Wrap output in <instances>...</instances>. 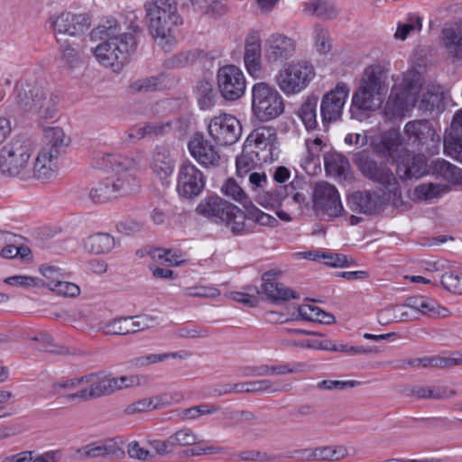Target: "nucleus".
<instances>
[{"mask_svg": "<svg viewBox=\"0 0 462 462\" xmlns=\"http://www.w3.org/2000/svg\"><path fill=\"white\" fill-rule=\"evenodd\" d=\"M441 284L450 292L462 293V278L454 272H446L441 277Z\"/></svg>", "mask_w": 462, "mask_h": 462, "instance_id": "60", "label": "nucleus"}, {"mask_svg": "<svg viewBox=\"0 0 462 462\" xmlns=\"http://www.w3.org/2000/svg\"><path fill=\"white\" fill-rule=\"evenodd\" d=\"M221 191L226 197L240 203L245 208L252 205L245 192L238 185V183L232 178L225 181V183L221 187Z\"/></svg>", "mask_w": 462, "mask_h": 462, "instance_id": "46", "label": "nucleus"}, {"mask_svg": "<svg viewBox=\"0 0 462 462\" xmlns=\"http://www.w3.org/2000/svg\"><path fill=\"white\" fill-rule=\"evenodd\" d=\"M151 168L161 179L170 176L174 168V160L166 146H157L151 158Z\"/></svg>", "mask_w": 462, "mask_h": 462, "instance_id": "33", "label": "nucleus"}, {"mask_svg": "<svg viewBox=\"0 0 462 462\" xmlns=\"http://www.w3.org/2000/svg\"><path fill=\"white\" fill-rule=\"evenodd\" d=\"M387 92L386 72L378 65L367 67L352 97L350 108L352 116L360 119L363 112L377 110L383 104Z\"/></svg>", "mask_w": 462, "mask_h": 462, "instance_id": "2", "label": "nucleus"}, {"mask_svg": "<svg viewBox=\"0 0 462 462\" xmlns=\"http://www.w3.org/2000/svg\"><path fill=\"white\" fill-rule=\"evenodd\" d=\"M296 50V41L280 32L270 34L263 42V57L271 65L289 60L294 56Z\"/></svg>", "mask_w": 462, "mask_h": 462, "instance_id": "12", "label": "nucleus"}, {"mask_svg": "<svg viewBox=\"0 0 462 462\" xmlns=\"http://www.w3.org/2000/svg\"><path fill=\"white\" fill-rule=\"evenodd\" d=\"M127 454L129 457L133 459H137L140 461L152 460L154 458V455L152 454L149 450L141 447L139 442L131 441L127 445Z\"/></svg>", "mask_w": 462, "mask_h": 462, "instance_id": "62", "label": "nucleus"}, {"mask_svg": "<svg viewBox=\"0 0 462 462\" xmlns=\"http://www.w3.org/2000/svg\"><path fill=\"white\" fill-rule=\"evenodd\" d=\"M441 101L442 95L440 93L427 90L422 94L419 107L425 111H432L439 106Z\"/></svg>", "mask_w": 462, "mask_h": 462, "instance_id": "61", "label": "nucleus"}, {"mask_svg": "<svg viewBox=\"0 0 462 462\" xmlns=\"http://www.w3.org/2000/svg\"><path fill=\"white\" fill-rule=\"evenodd\" d=\"M306 146V157L305 161L307 163H312L319 160L320 154L326 143L319 137L314 139H307L305 141Z\"/></svg>", "mask_w": 462, "mask_h": 462, "instance_id": "55", "label": "nucleus"}, {"mask_svg": "<svg viewBox=\"0 0 462 462\" xmlns=\"http://www.w3.org/2000/svg\"><path fill=\"white\" fill-rule=\"evenodd\" d=\"M32 151L30 139L21 135L14 137L0 151L1 173L28 180V166Z\"/></svg>", "mask_w": 462, "mask_h": 462, "instance_id": "3", "label": "nucleus"}, {"mask_svg": "<svg viewBox=\"0 0 462 462\" xmlns=\"http://www.w3.org/2000/svg\"><path fill=\"white\" fill-rule=\"evenodd\" d=\"M388 200L389 198L380 190L356 191L348 197L351 209L365 215L377 213Z\"/></svg>", "mask_w": 462, "mask_h": 462, "instance_id": "20", "label": "nucleus"}, {"mask_svg": "<svg viewBox=\"0 0 462 462\" xmlns=\"http://www.w3.org/2000/svg\"><path fill=\"white\" fill-rule=\"evenodd\" d=\"M188 148L192 157L202 166L218 165L220 161L218 151L202 134H194L189 142Z\"/></svg>", "mask_w": 462, "mask_h": 462, "instance_id": "24", "label": "nucleus"}, {"mask_svg": "<svg viewBox=\"0 0 462 462\" xmlns=\"http://www.w3.org/2000/svg\"><path fill=\"white\" fill-rule=\"evenodd\" d=\"M136 45V42H131L130 39L125 42H99L94 49V55L100 64L116 70L135 51Z\"/></svg>", "mask_w": 462, "mask_h": 462, "instance_id": "10", "label": "nucleus"}, {"mask_svg": "<svg viewBox=\"0 0 462 462\" xmlns=\"http://www.w3.org/2000/svg\"><path fill=\"white\" fill-rule=\"evenodd\" d=\"M404 131L409 139H413V143H417L419 145H424L428 142H431L434 148H436L440 141V137L435 134L430 122L428 120L408 122Z\"/></svg>", "mask_w": 462, "mask_h": 462, "instance_id": "31", "label": "nucleus"}, {"mask_svg": "<svg viewBox=\"0 0 462 462\" xmlns=\"http://www.w3.org/2000/svg\"><path fill=\"white\" fill-rule=\"evenodd\" d=\"M76 457L81 460L104 458L112 461L125 457V450L114 439L89 443L76 450Z\"/></svg>", "mask_w": 462, "mask_h": 462, "instance_id": "19", "label": "nucleus"}, {"mask_svg": "<svg viewBox=\"0 0 462 462\" xmlns=\"http://www.w3.org/2000/svg\"><path fill=\"white\" fill-rule=\"evenodd\" d=\"M250 393H276L281 392H289L292 389L291 383H283L279 381L268 379L248 382Z\"/></svg>", "mask_w": 462, "mask_h": 462, "instance_id": "41", "label": "nucleus"}, {"mask_svg": "<svg viewBox=\"0 0 462 462\" xmlns=\"http://www.w3.org/2000/svg\"><path fill=\"white\" fill-rule=\"evenodd\" d=\"M276 276L275 271H268L262 275V291L269 300L281 302L299 298L294 291L277 282Z\"/></svg>", "mask_w": 462, "mask_h": 462, "instance_id": "27", "label": "nucleus"}, {"mask_svg": "<svg viewBox=\"0 0 462 462\" xmlns=\"http://www.w3.org/2000/svg\"><path fill=\"white\" fill-rule=\"evenodd\" d=\"M258 161L257 154L254 153L252 151H248L244 145L242 153L236 157V175L239 178H245L253 172Z\"/></svg>", "mask_w": 462, "mask_h": 462, "instance_id": "44", "label": "nucleus"}, {"mask_svg": "<svg viewBox=\"0 0 462 462\" xmlns=\"http://www.w3.org/2000/svg\"><path fill=\"white\" fill-rule=\"evenodd\" d=\"M311 370V365L306 363L280 364L270 365L271 375H284L287 374H302Z\"/></svg>", "mask_w": 462, "mask_h": 462, "instance_id": "52", "label": "nucleus"}, {"mask_svg": "<svg viewBox=\"0 0 462 462\" xmlns=\"http://www.w3.org/2000/svg\"><path fill=\"white\" fill-rule=\"evenodd\" d=\"M115 246V239L107 233L89 236L84 242L85 249L94 254L109 253Z\"/></svg>", "mask_w": 462, "mask_h": 462, "instance_id": "37", "label": "nucleus"}, {"mask_svg": "<svg viewBox=\"0 0 462 462\" xmlns=\"http://www.w3.org/2000/svg\"><path fill=\"white\" fill-rule=\"evenodd\" d=\"M314 46L320 54H327L332 49V42L328 29L316 24L313 31Z\"/></svg>", "mask_w": 462, "mask_h": 462, "instance_id": "48", "label": "nucleus"}, {"mask_svg": "<svg viewBox=\"0 0 462 462\" xmlns=\"http://www.w3.org/2000/svg\"><path fill=\"white\" fill-rule=\"evenodd\" d=\"M449 189L450 188L446 184L424 182L415 187L413 195L417 200L430 201L442 197Z\"/></svg>", "mask_w": 462, "mask_h": 462, "instance_id": "38", "label": "nucleus"}, {"mask_svg": "<svg viewBox=\"0 0 462 462\" xmlns=\"http://www.w3.org/2000/svg\"><path fill=\"white\" fill-rule=\"evenodd\" d=\"M232 210H236L235 205L217 196L208 197L201 200L196 208L198 214L208 217L215 222L228 219Z\"/></svg>", "mask_w": 462, "mask_h": 462, "instance_id": "26", "label": "nucleus"}, {"mask_svg": "<svg viewBox=\"0 0 462 462\" xmlns=\"http://www.w3.org/2000/svg\"><path fill=\"white\" fill-rule=\"evenodd\" d=\"M421 27V18L416 14H411L407 22L399 23L394 36L396 39L405 40L411 32H420Z\"/></svg>", "mask_w": 462, "mask_h": 462, "instance_id": "51", "label": "nucleus"}, {"mask_svg": "<svg viewBox=\"0 0 462 462\" xmlns=\"http://www.w3.org/2000/svg\"><path fill=\"white\" fill-rule=\"evenodd\" d=\"M427 164L423 156H414L410 165L406 166L404 177L407 179L420 178L426 173Z\"/></svg>", "mask_w": 462, "mask_h": 462, "instance_id": "59", "label": "nucleus"}, {"mask_svg": "<svg viewBox=\"0 0 462 462\" xmlns=\"http://www.w3.org/2000/svg\"><path fill=\"white\" fill-rule=\"evenodd\" d=\"M416 101V92H412V89L393 91L386 101L384 113L391 118L402 116L405 111L415 106Z\"/></svg>", "mask_w": 462, "mask_h": 462, "instance_id": "29", "label": "nucleus"}, {"mask_svg": "<svg viewBox=\"0 0 462 462\" xmlns=\"http://www.w3.org/2000/svg\"><path fill=\"white\" fill-rule=\"evenodd\" d=\"M432 173L453 184H462V169L446 160H437L432 165Z\"/></svg>", "mask_w": 462, "mask_h": 462, "instance_id": "39", "label": "nucleus"}, {"mask_svg": "<svg viewBox=\"0 0 462 462\" xmlns=\"http://www.w3.org/2000/svg\"><path fill=\"white\" fill-rule=\"evenodd\" d=\"M148 28L152 35L166 39L172 29L182 23L178 10L144 8Z\"/></svg>", "mask_w": 462, "mask_h": 462, "instance_id": "16", "label": "nucleus"}, {"mask_svg": "<svg viewBox=\"0 0 462 462\" xmlns=\"http://www.w3.org/2000/svg\"><path fill=\"white\" fill-rule=\"evenodd\" d=\"M70 139L68 137L63 129L59 126H51L44 129L43 144L41 152H46L49 157L59 159L65 153Z\"/></svg>", "mask_w": 462, "mask_h": 462, "instance_id": "28", "label": "nucleus"}, {"mask_svg": "<svg viewBox=\"0 0 462 462\" xmlns=\"http://www.w3.org/2000/svg\"><path fill=\"white\" fill-rule=\"evenodd\" d=\"M139 32V26L133 25V32L123 31L122 25L114 18L106 19L91 32V38L100 42H136L134 33Z\"/></svg>", "mask_w": 462, "mask_h": 462, "instance_id": "21", "label": "nucleus"}, {"mask_svg": "<svg viewBox=\"0 0 462 462\" xmlns=\"http://www.w3.org/2000/svg\"><path fill=\"white\" fill-rule=\"evenodd\" d=\"M440 40L452 62L462 63L461 22L445 25L441 30Z\"/></svg>", "mask_w": 462, "mask_h": 462, "instance_id": "25", "label": "nucleus"}, {"mask_svg": "<svg viewBox=\"0 0 462 462\" xmlns=\"http://www.w3.org/2000/svg\"><path fill=\"white\" fill-rule=\"evenodd\" d=\"M313 65L304 60L286 62L277 72L274 81L287 96L303 91L315 78Z\"/></svg>", "mask_w": 462, "mask_h": 462, "instance_id": "5", "label": "nucleus"}, {"mask_svg": "<svg viewBox=\"0 0 462 462\" xmlns=\"http://www.w3.org/2000/svg\"><path fill=\"white\" fill-rule=\"evenodd\" d=\"M205 188L204 174L190 162L181 164L178 174L177 190L181 197H198Z\"/></svg>", "mask_w": 462, "mask_h": 462, "instance_id": "17", "label": "nucleus"}, {"mask_svg": "<svg viewBox=\"0 0 462 462\" xmlns=\"http://www.w3.org/2000/svg\"><path fill=\"white\" fill-rule=\"evenodd\" d=\"M313 208L329 218L341 216L344 208L336 187L325 181L317 183L313 191Z\"/></svg>", "mask_w": 462, "mask_h": 462, "instance_id": "11", "label": "nucleus"}, {"mask_svg": "<svg viewBox=\"0 0 462 462\" xmlns=\"http://www.w3.org/2000/svg\"><path fill=\"white\" fill-rule=\"evenodd\" d=\"M293 190L292 186H280L275 189L261 190L257 194V202L265 208H277L283 200H287L290 191Z\"/></svg>", "mask_w": 462, "mask_h": 462, "instance_id": "35", "label": "nucleus"}, {"mask_svg": "<svg viewBox=\"0 0 462 462\" xmlns=\"http://www.w3.org/2000/svg\"><path fill=\"white\" fill-rule=\"evenodd\" d=\"M57 160L54 157H49L46 152L39 151L32 168L28 166V180L34 179L47 182L54 179L57 175Z\"/></svg>", "mask_w": 462, "mask_h": 462, "instance_id": "30", "label": "nucleus"}, {"mask_svg": "<svg viewBox=\"0 0 462 462\" xmlns=\"http://www.w3.org/2000/svg\"><path fill=\"white\" fill-rule=\"evenodd\" d=\"M170 437L174 449L177 447L194 445L199 442L197 435L189 429L180 430Z\"/></svg>", "mask_w": 462, "mask_h": 462, "instance_id": "57", "label": "nucleus"}, {"mask_svg": "<svg viewBox=\"0 0 462 462\" xmlns=\"http://www.w3.org/2000/svg\"><path fill=\"white\" fill-rule=\"evenodd\" d=\"M208 131L217 144L232 145L241 137L242 125L235 116L223 114L210 120Z\"/></svg>", "mask_w": 462, "mask_h": 462, "instance_id": "13", "label": "nucleus"}, {"mask_svg": "<svg viewBox=\"0 0 462 462\" xmlns=\"http://www.w3.org/2000/svg\"><path fill=\"white\" fill-rule=\"evenodd\" d=\"M349 94L345 83H338L336 88L324 95L320 103V114L323 123H330L341 117L343 107Z\"/></svg>", "mask_w": 462, "mask_h": 462, "instance_id": "18", "label": "nucleus"}, {"mask_svg": "<svg viewBox=\"0 0 462 462\" xmlns=\"http://www.w3.org/2000/svg\"><path fill=\"white\" fill-rule=\"evenodd\" d=\"M217 87L221 96L229 101L239 99L245 91L246 81L243 71L235 65H226L217 71Z\"/></svg>", "mask_w": 462, "mask_h": 462, "instance_id": "14", "label": "nucleus"}, {"mask_svg": "<svg viewBox=\"0 0 462 462\" xmlns=\"http://www.w3.org/2000/svg\"><path fill=\"white\" fill-rule=\"evenodd\" d=\"M252 110L259 120L270 121L284 111L283 98L274 87L258 82L252 88Z\"/></svg>", "mask_w": 462, "mask_h": 462, "instance_id": "7", "label": "nucleus"}, {"mask_svg": "<svg viewBox=\"0 0 462 462\" xmlns=\"http://www.w3.org/2000/svg\"><path fill=\"white\" fill-rule=\"evenodd\" d=\"M198 102L202 109H208L214 106L217 99V91L212 81L202 79L197 85Z\"/></svg>", "mask_w": 462, "mask_h": 462, "instance_id": "45", "label": "nucleus"}, {"mask_svg": "<svg viewBox=\"0 0 462 462\" xmlns=\"http://www.w3.org/2000/svg\"><path fill=\"white\" fill-rule=\"evenodd\" d=\"M353 162L364 177L380 184L393 197L401 196L397 179L385 162H377L366 151L355 153Z\"/></svg>", "mask_w": 462, "mask_h": 462, "instance_id": "8", "label": "nucleus"}, {"mask_svg": "<svg viewBox=\"0 0 462 462\" xmlns=\"http://www.w3.org/2000/svg\"><path fill=\"white\" fill-rule=\"evenodd\" d=\"M127 322V318L114 319L103 322L100 326V329L108 335H126L129 334Z\"/></svg>", "mask_w": 462, "mask_h": 462, "instance_id": "53", "label": "nucleus"}, {"mask_svg": "<svg viewBox=\"0 0 462 462\" xmlns=\"http://www.w3.org/2000/svg\"><path fill=\"white\" fill-rule=\"evenodd\" d=\"M318 453V461H338L348 456L344 446L319 447Z\"/></svg>", "mask_w": 462, "mask_h": 462, "instance_id": "50", "label": "nucleus"}, {"mask_svg": "<svg viewBox=\"0 0 462 462\" xmlns=\"http://www.w3.org/2000/svg\"><path fill=\"white\" fill-rule=\"evenodd\" d=\"M318 105L319 97L315 95H310L307 97V98L298 109L297 115L308 130H314L318 126Z\"/></svg>", "mask_w": 462, "mask_h": 462, "instance_id": "36", "label": "nucleus"}, {"mask_svg": "<svg viewBox=\"0 0 462 462\" xmlns=\"http://www.w3.org/2000/svg\"><path fill=\"white\" fill-rule=\"evenodd\" d=\"M50 22L56 32L71 36L83 33L90 25L89 18L87 14H76L69 12L51 17Z\"/></svg>", "mask_w": 462, "mask_h": 462, "instance_id": "22", "label": "nucleus"}, {"mask_svg": "<svg viewBox=\"0 0 462 462\" xmlns=\"http://www.w3.org/2000/svg\"><path fill=\"white\" fill-rule=\"evenodd\" d=\"M85 383H88L89 387L84 388L75 393L69 394L67 399L69 401L75 399L88 401L94 398L107 396L116 391L137 384L138 379L133 375L112 377L103 373H97L85 375Z\"/></svg>", "mask_w": 462, "mask_h": 462, "instance_id": "4", "label": "nucleus"}, {"mask_svg": "<svg viewBox=\"0 0 462 462\" xmlns=\"http://www.w3.org/2000/svg\"><path fill=\"white\" fill-rule=\"evenodd\" d=\"M277 134L274 128L262 126L254 130L246 138L245 149L254 147L252 152L258 156L259 161L269 162L279 156Z\"/></svg>", "mask_w": 462, "mask_h": 462, "instance_id": "9", "label": "nucleus"}, {"mask_svg": "<svg viewBox=\"0 0 462 462\" xmlns=\"http://www.w3.org/2000/svg\"><path fill=\"white\" fill-rule=\"evenodd\" d=\"M135 319V320H132L133 318L127 317L129 334H134L140 330L148 328L155 320L154 318L148 315L136 316Z\"/></svg>", "mask_w": 462, "mask_h": 462, "instance_id": "63", "label": "nucleus"}, {"mask_svg": "<svg viewBox=\"0 0 462 462\" xmlns=\"http://www.w3.org/2000/svg\"><path fill=\"white\" fill-rule=\"evenodd\" d=\"M17 105L24 111L33 112L41 117L52 118L56 113L55 103L48 97L45 89L37 84L18 83L15 86Z\"/></svg>", "mask_w": 462, "mask_h": 462, "instance_id": "6", "label": "nucleus"}, {"mask_svg": "<svg viewBox=\"0 0 462 462\" xmlns=\"http://www.w3.org/2000/svg\"><path fill=\"white\" fill-rule=\"evenodd\" d=\"M5 282L12 286L36 287L44 285V282L39 278H33L25 275H14L5 279Z\"/></svg>", "mask_w": 462, "mask_h": 462, "instance_id": "64", "label": "nucleus"}, {"mask_svg": "<svg viewBox=\"0 0 462 462\" xmlns=\"http://www.w3.org/2000/svg\"><path fill=\"white\" fill-rule=\"evenodd\" d=\"M403 306L430 317H445L448 312L447 309L439 306L434 300L422 295L408 297Z\"/></svg>", "mask_w": 462, "mask_h": 462, "instance_id": "32", "label": "nucleus"}, {"mask_svg": "<svg viewBox=\"0 0 462 462\" xmlns=\"http://www.w3.org/2000/svg\"><path fill=\"white\" fill-rule=\"evenodd\" d=\"M405 306L393 305L378 312V322L381 325H386L392 322H402L416 319L412 318L405 310Z\"/></svg>", "mask_w": 462, "mask_h": 462, "instance_id": "42", "label": "nucleus"}, {"mask_svg": "<svg viewBox=\"0 0 462 462\" xmlns=\"http://www.w3.org/2000/svg\"><path fill=\"white\" fill-rule=\"evenodd\" d=\"M97 159L98 167L111 168L114 173L90 189L89 198L93 202L105 203L137 189L138 181L132 173L136 167L134 160L110 153L98 154Z\"/></svg>", "mask_w": 462, "mask_h": 462, "instance_id": "1", "label": "nucleus"}, {"mask_svg": "<svg viewBox=\"0 0 462 462\" xmlns=\"http://www.w3.org/2000/svg\"><path fill=\"white\" fill-rule=\"evenodd\" d=\"M31 340L39 342V349L42 351L65 355L68 354L66 347L58 346L54 343L53 337L46 332H39L35 336L30 337Z\"/></svg>", "mask_w": 462, "mask_h": 462, "instance_id": "49", "label": "nucleus"}, {"mask_svg": "<svg viewBox=\"0 0 462 462\" xmlns=\"http://www.w3.org/2000/svg\"><path fill=\"white\" fill-rule=\"evenodd\" d=\"M236 210H232V214L228 216V219L222 220L230 227L231 232L236 236L244 235L247 232L245 226V219L254 221L256 224L266 226H273L277 220L273 217L263 212L254 205L246 207V213H243L236 206Z\"/></svg>", "mask_w": 462, "mask_h": 462, "instance_id": "15", "label": "nucleus"}, {"mask_svg": "<svg viewBox=\"0 0 462 462\" xmlns=\"http://www.w3.org/2000/svg\"><path fill=\"white\" fill-rule=\"evenodd\" d=\"M442 362V356H433L421 358L400 359L395 362V365L400 369H407L408 367L443 368Z\"/></svg>", "mask_w": 462, "mask_h": 462, "instance_id": "43", "label": "nucleus"}, {"mask_svg": "<svg viewBox=\"0 0 462 462\" xmlns=\"http://www.w3.org/2000/svg\"><path fill=\"white\" fill-rule=\"evenodd\" d=\"M305 12L325 20L337 16V10L332 0H309L305 5Z\"/></svg>", "mask_w": 462, "mask_h": 462, "instance_id": "40", "label": "nucleus"}, {"mask_svg": "<svg viewBox=\"0 0 462 462\" xmlns=\"http://www.w3.org/2000/svg\"><path fill=\"white\" fill-rule=\"evenodd\" d=\"M402 144V138L396 131H389L377 141H373L371 146L374 152L383 157H393Z\"/></svg>", "mask_w": 462, "mask_h": 462, "instance_id": "34", "label": "nucleus"}, {"mask_svg": "<svg viewBox=\"0 0 462 462\" xmlns=\"http://www.w3.org/2000/svg\"><path fill=\"white\" fill-rule=\"evenodd\" d=\"M47 287H49L51 291H55L57 294L64 296V297H77L80 293L79 287L69 282L65 281H56L55 283H44Z\"/></svg>", "mask_w": 462, "mask_h": 462, "instance_id": "56", "label": "nucleus"}, {"mask_svg": "<svg viewBox=\"0 0 462 462\" xmlns=\"http://www.w3.org/2000/svg\"><path fill=\"white\" fill-rule=\"evenodd\" d=\"M324 164L326 171L332 176L344 174L347 167V160L337 152H325Z\"/></svg>", "mask_w": 462, "mask_h": 462, "instance_id": "47", "label": "nucleus"}, {"mask_svg": "<svg viewBox=\"0 0 462 462\" xmlns=\"http://www.w3.org/2000/svg\"><path fill=\"white\" fill-rule=\"evenodd\" d=\"M173 335L180 338L195 339L208 337V331L199 326L189 324L176 328Z\"/></svg>", "mask_w": 462, "mask_h": 462, "instance_id": "54", "label": "nucleus"}, {"mask_svg": "<svg viewBox=\"0 0 462 462\" xmlns=\"http://www.w3.org/2000/svg\"><path fill=\"white\" fill-rule=\"evenodd\" d=\"M153 258L166 263L169 265H179L183 262L182 254L180 251L171 249H156L152 254Z\"/></svg>", "mask_w": 462, "mask_h": 462, "instance_id": "58", "label": "nucleus"}, {"mask_svg": "<svg viewBox=\"0 0 462 462\" xmlns=\"http://www.w3.org/2000/svg\"><path fill=\"white\" fill-rule=\"evenodd\" d=\"M244 62L247 72L254 79L263 77L262 42L260 35L250 32L245 41Z\"/></svg>", "mask_w": 462, "mask_h": 462, "instance_id": "23", "label": "nucleus"}]
</instances>
